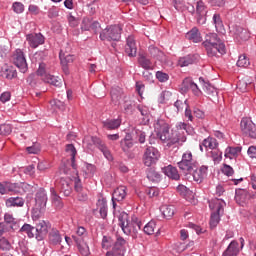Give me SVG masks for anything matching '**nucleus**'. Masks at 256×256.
Instances as JSON below:
<instances>
[{
	"instance_id": "1",
	"label": "nucleus",
	"mask_w": 256,
	"mask_h": 256,
	"mask_svg": "<svg viewBox=\"0 0 256 256\" xmlns=\"http://www.w3.org/2000/svg\"><path fill=\"white\" fill-rule=\"evenodd\" d=\"M155 129H157L156 137L161 141L166 147H173L177 143H185V136L179 135V132L173 131L169 132V124L163 120H158L155 124Z\"/></svg>"
},
{
	"instance_id": "2",
	"label": "nucleus",
	"mask_w": 256,
	"mask_h": 256,
	"mask_svg": "<svg viewBox=\"0 0 256 256\" xmlns=\"http://www.w3.org/2000/svg\"><path fill=\"white\" fill-rule=\"evenodd\" d=\"M118 225L121 227L125 235H130L131 237H137L143 227V223L137 216H133L132 220L129 221V214L121 212L118 216Z\"/></svg>"
},
{
	"instance_id": "3",
	"label": "nucleus",
	"mask_w": 256,
	"mask_h": 256,
	"mask_svg": "<svg viewBox=\"0 0 256 256\" xmlns=\"http://www.w3.org/2000/svg\"><path fill=\"white\" fill-rule=\"evenodd\" d=\"M203 45L209 57H217L226 53L225 43L215 33L206 35Z\"/></svg>"
},
{
	"instance_id": "4",
	"label": "nucleus",
	"mask_w": 256,
	"mask_h": 256,
	"mask_svg": "<svg viewBox=\"0 0 256 256\" xmlns=\"http://www.w3.org/2000/svg\"><path fill=\"white\" fill-rule=\"evenodd\" d=\"M51 224L46 222L45 220H40L39 223L36 224V227L31 226L30 224H24L21 227L23 233H26L30 239H37V241H43L45 237H47V233H49V228Z\"/></svg>"
},
{
	"instance_id": "5",
	"label": "nucleus",
	"mask_w": 256,
	"mask_h": 256,
	"mask_svg": "<svg viewBox=\"0 0 256 256\" xmlns=\"http://www.w3.org/2000/svg\"><path fill=\"white\" fill-rule=\"evenodd\" d=\"M225 201L223 199L213 198L209 201V207L213 211L210 217V227L215 229L221 221V215H223V207H225Z\"/></svg>"
},
{
	"instance_id": "6",
	"label": "nucleus",
	"mask_w": 256,
	"mask_h": 256,
	"mask_svg": "<svg viewBox=\"0 0 256 256\" xmlns=\"http://www.w3.org/2000/svg\"><path fill=\"white\" fill-rule=\"evenodd\" d=\"M122 28L119 25H111L100 32L101 41H119Z\"/></svg>"
},
{
	"instance_id": "7",
	"label": "nucleus",
	"mask_w": 256,
	"mask_h": 256,
	"mask_svg": "<svg viewBox=\"0 0 256 256\" xmlns=\"http://www.w3.org/2000/svg\"><path fill=\"white\" fill-rule=\"evenodd\" d=\"M197 161L193 159V153L187 151L182 155V160L177 163L179 170L183 171V173H187L188 171H193L196 167Z\"/></svg>"
},
{
	"instance_id": "8",
	"label": "nucleus",
	"mask_w": 256,
	"mask_h": 256,
	"mask_svg": "<svg viewBox=\"0 0 256 256\" xmlns=\"http://www.w3.org/2000/svg\"><path fill=\"white\" fill-rule=\"evenodd\" d=\"M240 129L245 137L256 139V125L250 118H243L241 120Z\"/></svg>"
},
{
	"instance_id": "9",
	"label": "nucleus",
	"mask_w": 256,
	"mask_h": 256,
	"mask_svg": "<svg viewBox=\"0 0 256 256\" xmlns=\"http://www.w3.org/2000/svg\"><path fill=\"white\" fill-rule=\"evenodd\" d=\"M13 64L19 68L21 73H27V59H25V53L21 49H16L12 55Z\"/></svg>"
},
{
	"instance_id": "10",
	"label": "nucleus",
	"mask_w": 256,
	"mask_h": 256,
	"mask_svg": "<svg viewBox=\"0 0 256 256\" xmlns=\"http://www.w3.org/2000/svg\"><path fill=\"white\" fill-rule=\"evenodd\" d=\"M159 157H161V155L159 154V150H157L155 147L146 148L143 155L144 165L146 167H151V165H155V163L159 161Z\"/></svg>"
},
{
	"instance_id": "11",
	"label": "nucleus",
	"mask_w": 256,
	"mask_h": 256,
	"mask_svg": "<svg viewBox=\"0 0 256 256\" xmlns=\"http://www.w3.org/2000/svg\"><path fill=\"white\" fill-rule=\"evenodd\" d=\"M125 239L122 237L117 238L112 250L106 253V256H125Z\"/></svg>"
},
{
	"instance_id": "12",
	"label": "nucleus",
	"mask_w": 256,
	"mask_h": 256,
	"mask_svg": "<svg viewBox=\"0 0 256 256\" xmlns=\"http://www.w3.org/2000/svg\"><path fill=\"white\" fill-rule=\"evenodd\" d=\"M208 167L207 166H201L199 168V164L196 163L195 169L193 170H188L186 173H189L190 175H192L194 181H196V183H201L203 181V179L205 178V176L207 175V171H208Z\"/></svg>"
},
{
	"instance_id": "13",
	"label": "nucleus",
	"mask_w": 256,
	"mask_h": 256,
	"mask_svg": "<svg viewBox=\"0 0 256 256\" xmlns=\"http://www.w3.org/2000/svg\"><path fill=\"white\" fill-rule=\"evenodd\" d=\"M26 41L32 49H37L39 45H43V43H45V36L41 33L28 34L26 36Z\"/></svg>"
},
{
	"instance_id": "14",
	"label": "nucleus",
	"mask_w": 256,
	"mask_h": 256,
	"mask_svg": "<svg viewBox=\"0 0 256 256\" xmlns=\"http://www.w3.org/2000/svg\"><path fill=\"white\" fill-rule=\"evenodd\" d=\"M233 33H234V39L238 43H243L245 41H249V38L251 37V33L249 32V30H247L241 26H235L233 29Z\"/></svg>"
},
{
	"instance_id": "15",
	"label": "nucleus",
	"mask_w": 256,
	"mask_h": 256,
	"mask_svg": "<svg viewBox=\"0 0 256 256\" xmlns=\"http://www.w3.org/2000/svg\"><path fill=\"white\" fill-rule=\"evenodd\" d=\"M90 140L93 145L98 147V149L101 151V153H103L104 157L108 161H113V155H111V151H109V148H107V146L105 145V143H103L101 139L97 137H91Z\"/></svg>"
},
{
	"instance_id": "16",
	"label": "nucleus",
	"mask_w": 256,
	"mask_h": 256,
	"mask_svg": "<svg viewBox=\"0 0 256 256\" xmlns=\"http://www.w3.org/2000/svg\"><path fill=\"white\" fill-rule=\"evenodd\" d=\"M127 197V187L119 186L112 194V205L113 209L117 207V202L123 201Z\"/></svg>"
},
{
	"instance_id": "17",
	"label": "nucleus",
	"mask_w": 256,
	"mask_h": 256,
	"mask_svg": "<svg viewBox=\"0 0 256 256\" xmlns=\"http://www.w3.org/2000/svg\"><path fill=\"white\" fill-rule=\"evenodd\" d=\"M196 13L198 15L197 23L199 25H205V21H207V18L205 17V15H207V7L205 6V2L203 0L197 2Z\"/></svg>"
},
{
	"instance_id": "18",
	"label": "nucleus",
	"mask_w": 256,
	"mask_h": 256,
	"mask_svg": "<svg viewBox=\"0 0 256 256\" xmlns=\"http://www.w3.org/2000/svg\"><path fill=\"white\" fill-rule=\"evenodd\" d=\"M47 191L43 188H40L35 194L36 207H39L40 211L47 207Z\"/></svg>"
},
{
	"instance_id": "19",
	"label": "nucleus",
	"mask_w": 256,
	"mask_h": 256,
	"mask_svg": "<svg viewBox=\"0 0 256 256\" xmlns=\"http://www.w3.org/2000/svg\"><path fill=\"white\" fill-rule=\"evenodd\" d=\"M125 53L128 57H137V44L133 36H128L126 40Z\"/></svg>"
},
{
	"instance_id": "20",
	"label": "nucleus",
	"mask_w": 256,
	"mask_h": 256,
	"mask_svg": "<svg viewBox=\"0 0 256 256\" xmlns=\"http://www.w3.org/2000/svg\"><path fill=\"white\" fill-rule=\"evenodd\" d=\"M72 239L75 241L78 251L82 256H90L91 251L89 250V245L83 240L79 239L77 236H72Z\"/></svg>"
},
{
	"instance_id": "21",
	"label": "nucleus",
	"mask_w": 256,
	"mask_h": 256,
	"mask_svg": "<svg viewBox=\"0 0 256 256\" xmlns=\"http://www.w3.org/2000/svg\"><path fill=\"white\" fill-rule=\"evenodd\" d=\"M198 59H199V55L197 54H189V55L180 57L178 60V66L189 67V65H193L194 63H197Z\"/></svg>"
},
{
	"instance_id": "22",
	"label": "nucleus",
	"mask_w": 256,
	"mask_h": 256,
	"mask_svg": "<svg viewBox=\"0 0 256 256\" xmlns=\"http://www.w3.org/2000/svg\"><path fill=\"white\" fill-rule=\"evenodd\" d=\"M219 143H217V139L213 138V137H208L206 139H204L202 141V143H200L199 147H200V151L203 153L205 148L206 151H208V149H211L212 151L215 150L216 147H218Z\"/></svg>"
},
{
	"instance_id": "23",
	"label": "nucleus",
	"mask_w": 256,
	"mask_h": 256,
	"mask_svg": "<svg viewBox=\"0 0 256 256\" xmlns=\"http://www.w3.org/2000/svg\"><path fill=\"white\" fill-rule=\"evenodd\" d=\"M239 255V242L233 240L226 250L222 253V256H238Z\"/></svg>"
},
{
	"instance_id": "24",
	"label": "nucleus",
	"mask_w": 256,
	"mask_h": 256,
	"mask_svg": "<svg viewBox=\"0 0 256 256\" xmlns=\"http://www.w3.org/2000/svg\"><path fill=\"white\" fill-rule=\"evenodd\" d=\"M186 39L192 41V43H201L203 41V37H201V32L197 27L192 28L187 34Z\"/></svg>"
},
{
	"instance_id": "25",
	"label": "nucleus",
	"mask_w": 256,
	"mask_h": 256,
	"mask_svg": "<svg viewBox=\"0 0 256 256\" xmlns=\"http://www.w3.org/2000/svg\"><path fill=\"white\" fill-rule=\"evenodd\" d=\"M146 177L149 181H152V183H159L161 179H163V175L155 170V168H147Z\"/></svg>"
},
{
	"instance_id": "26",
	"label": "nucleus",
	"mask_w": 256,
	"mask_h": 256,
	"mask_svg": "<svg viewBox=\"0 0 256 256\" xmlns=\"http://www.w3.org/2000/svg\"><path fill=\"white\" fill-rule=\"evenodd\" d=\"M58 186L62 193H64L65 197H69V195H71V180L61 178Z\"/></svg>"
},
{
	"instance_id": "27",
	"label": "nucleus",
	"mask_w": 256,
	"mask_h": 256,
	"mask_svg": "<svg viewBox=\"0 0 256 256\" xmlns=\"http://www.w3.org/2000/svg\"><path fill=\"white\" fill-rule=\"evenodd\" d=\"M138 63L142 69H145L146 71H153V62H151L145 54H139Z\"/></svg>"
},
{
	"instance_id": "28",
	"label": "nucleus",
	"mask_w": 256,
	"mask_h": 256,
	"mask_svg": "<svg viewBox=\"0 0 256 256\" xmlns=\"http://www.w3.org/2000/svg\"><path fill=\"white\" fill-rule=\"evenodd\" d=\"M164 174L169 177V179H173L174 181H179L181 179V175H179L177 168L171 165L164 168Z\"/></svg>"
},
{
	"instance_id": "29",
	"label": "nucleus",
	"mask_w": 256,
	"mask_h": 256,
	"mask_svg": "<svg viewBox=\"0 0 256 256\" xmlns=\"http://www.w3.org/2000/svg\"><path fill=\"white\" fill-rule=\"evenodd\" d=\"M50 193L52 205H54L56 209H63V200H61V196L57 194L55 188H50Z\"/></svg>"
},
{
	"instance_id": "30",
	"label": "nucleus",
	"mask_w": 256,
	"mask_h": 256,
	"mask_svg": "<svg viewBox=\"0 0 256 256\" xmlns=\"http://www.w3.org/2000/svg\"><path fill=\"white\" fill-rule=\"evenodd\" d=\"M42 79L44 83H49L54 87H61V85H63V80H61V78L51 74H46Z\"/></svg>"
},
{
	"instance_id": "31",
	"label": "nucleus",
	"mask_w": 256,
	"mask_h": 256,
	"mask_svg": "<svg viewBox=\"0 0 256 256\" xmlns=\"http://www.w3.org/2000/svg\"><path fill=\"white\" fill-rule=\"evenodd\" d=\"M1 77L4 79H15L17 77V71L13 66H4L1 70Z\"/></svg>"
},
{
	"instance_id": "32",
	"label": "nucleus",
	"mask_w": 256,
	"mask_h": 256,
	"mask_svg": "<svg viewBox=\"0 0 256 256\" xmlns=\"http://www.w3.org/2000/svg\"><path fill=\"white\" fill-rule=\"evenodd\" d=\"M110 95L112 103H114V105H117V103H119V101H121V98L123 97V89H121V87L119 86L113 87L110 91Z\"/></svg>"
},
{
	"instance_id": "33",
	"label": "nucleus",
	"mask_w": 256,
	"mask_h": 256,
	"mask_svg": "<svg viewBox=\"0 0 256 256\" xmlns=\"http://www.w3.org/2000/svg\"><path fill=\"white\" fill-rule=\"evenodd\" d=\"M63 238H61V234L59 233V230L52 229L49 233V242L51 245H61V241Z\"/></svg>"
},
{
	"instance_id": "34",
	"label": "nucleus",
	"mask_w": 256,
	"mask_h": 256,
	"mask_svg": "<svg viewBox=\"0 0 256 256\" xmlns=\"http://www.w3.org/2000/svg\"><path fill=\"white\" fill-rule=\"evenodd\" d=\"M103 127L108 130H115L119 129L121 127V120L120 119H111V120H105L103 122Z\"/></svg>"
},
{
	"instance_id": "35",
	"label": "nucleus",
	"mask_w": 256,
	"mask_h": 256,
	"mask_svg": "<svg viewBox=\"0 0 256 256\" xmlns=\"http://www.w3.org/2000/svg\"><path fill=\"white\" fill-rule=\"evenodd\" d=\"M99 214L102 219H107V200L105 198L99 199L97 202Z\"/></svg>"
},
{
	"instance_id": "36",
	"label": "nucleus",
	"mask_w": 256,
	"mask_h": 256,
	"mask_svg": "<svg viewBox=\"0 0 256 256\" xmlns=\"http://www.w3.org/2000/svg\"><path fill=\"white\" fill-rule=\"evenodd\" d=\"M199 81L207 95H215V93H217V89H215L214 86L209 83V81H205V78L200 77Z\"/></svg>"
},
{
	"instance_id": "37",
	"label": "nucleus",
	"mask_w": 256,
	"mask_h": 256,
	"mask_svg": "<svg viewBox=\"0 0 256 256\" xmlns=\"http://www.w3.org/2000/svg\"><path fill=\"white\" fill-rule=\"evenodd\" d=\"M6 205L8 207H23L25 200L21 197H11L6 200Z\"/></svg>"
},
{
	"instance_id": "38",
	"label": "nucleus",
	"mask_w": 256,
	"mask_h": 256,
	"mask_svg": "<svg viewBox=\"0 0 256 256\" xmlns=\"http://www.w3.org/2000/svg\"><path fill=\"white\" fill-rule=\"evenodd\" d=\"M160 211L164 215L165 219H171L175 215V206L163 205Z\"/></svg>"
},
{
	"instance_id": "39",
	"label": "nucleus",
	"mask_w": 256,
	"mask_h": 256,
	"mask_svg": "<svg viewBox=\"0 0 256 256\" xmlns=\"http://www.w3.org/2000/svg\"><path fill=\"white\" fill-rule=\"evenodd\" d=\"M59 57L61 65H71V63L75 61V56L71 54H65L63 53V50L60 51Z\"/></svg>"
},
{
	"instance_id": "40",
	"label": "nucleus",
	"mask_w": 256,
	"mask_h": 256,
	"mask_svg": "<svg viewBox=\"0 0 256 256\" xmlns=\"http://www.w3.org/2000/svg\"><path fill=\"white\" fill-rule=\"evenodd\" d=\"M241 153L240 147H228L225 151V157L228 159H233V157H237Z\"/></svg>"
},
{
	"instance_id": "41",
	"label": "nucleus",
	"mask_w": 256,
	"mask_h": 256,
	"mask_svg": "<svg viewBox=\"0 0 256 256\" xmlns=\"http://www.w3.org/2000/svg\"><path fill=\"white\" fill-rule=\"evenodd\" d=\"M132 135L133 137H135V139H138V143H141V144L145 143V137H146L145 131L135 128L132 131Z\"/></svg>"
},
{
	"instance_id": "42",
	"label": "nucleus",
	"mask_w": 256,
	"mask_h": 256,
	"mask_svg": "<svg viewBox=\"0 0 256 256\" xmlns=\"http://www.w3.org/2000/svg\"><path fill=\"white\" fill-rule=\"evenodd\" d=\"M155 229H157V224L155 221H150L144 226L143 231L146 235H153Z\"/></svg>"
},
{
	"instance_id": "43",
	"label": "nucleus",
	"mask_w": 256,
	"mask_h": 256,
	"mask_svg": "<svg viewBox=\"0 0 256 256\" xmlns=\"http://www.w3.org/2000/svg\"><path fill=\"white\" fill-rule=\"evenodd\" d=\"M134 107H135V102L134 101H131L129 99L124 101L123 109H124V113L126 115H131V113H133Z\"/></svg>"
},
{
	"instance_id": "44",
	"label": "nucleus",
	"mask_w": 256,
	"mask_h": 256,
	"mask_svg": "<svg viewBox=\"0 0 256 256\" xmlns=\"http://www.w3.org/2000/svg\"><path fill=\"white\" fill-rule=\"evenodd\" d=\"M11 249H13L11 242H9V240L5 237L0 238V250L11 251Z\"/></svg>"
},
{
	"instance_id": "45",
	"label": "nucleus",
	"mask_w": 256,
	"mask_h": 256,
	"mask_svg": "<svg viewBox=\"0 0 256 256\" xmlns=\"http://www.w3.org/2000/svg\"><path fill=\"white\" fill-rule=\"evenodd\" d=\"M213 23L216 27V31H223V21L221 20V15L214 14L213 15Z\"/></svg>"
},
{
	"instance_id": "46",
	"label": "nucleus",
	"mask_w": 256,
	"mask_h": 256,
	"mask_svg": "<svg viewBox=\"0 0 256 256\" xmlns=\"http://www.w3.org/2000/svg\"><path fill=\"white\" fill-rule=\"evenodd\" d=\"M251 62H249V59L244 54L240 55L237 61V67H249Z\"/></svg>"
},
{
	"instance_id": "47",
	"label": "nucleus",
	"mask_w": 256,
	"mask_h": 256,
	"mask_svg": "<svg viewBox=\"0 0 256 256\" xmlns=\"http://www.w3.org/2000/svg\"><path fill=\"white\" fill-rule=\"evenodd\" d=\"M193 85V79L191 78H185L182 82V88L181 90L184 91V93H187V91H191V87Z\"/></svg>"
},
{
	"instance_id": "48",
	"label": "nucleus",
	"mask_w": 256,
	"mask_h": 256,
	"mask_svg": "<svg viewBox=\"0 0 256 256\" xmlns=\"http://www.w3.org/2000/svg\"><path fill=\"white\" fill-rule=\"evenodd\" d=\"M66 153L70 155V159L74 161L76 155H77V149H75V146L73 144L66 145Z\"/></svg>"
},
{
	"instance_id": "49",
	"label": "nucleus",
	"mask_w": 256,
	"mask_h": 256,
	"mask_svg": "<svg viewBox=\"0 0 256 256\" xmlns=\"http://www.w3.org/2000/svg\"><path fill=\"white\" fill-rule=\"evenodd\" d=\"M174 131H177V133H179V135L183 137V135L187 133V124L185 122H179L178 124H176V130Z\"/></svg>"
},
{
	"instance_id": "50",
	"label": "nucleus",
	"mask_w": 256,
	"mask_h": 256,
	"mask_svg": "<svg viewBox=\"0 0 256 256\" xmlns=\"http://www.w3.org/2000/svg\"><path fill=\"white\" fill-rule=\"evenodd\" d=\"M156 79H158V81L160 83H166V81H169V74H167L163 71H157L156 72Z\"/></svg>"
},
{
	"instance_id": "51",
	"label": "nucleus",
	"mask_w": 256,
	"mask_h": 256,
	"mask_svg": "<svg viewBox=\"0 0 256 256\" xmlns=\"http://www.w3.org/2000/svg\"><path fill=\"white\" fill-rule=\"evenodd\" d=\"M18 245L17 249L22 253V255H29V246H27V242L21 241Z\"/></svg>"
},
{
	"instance_id": "52",
	"label": "nucleus",
	"mask_w": 256,
	"mask_h": 256,
	"mask_svg": "<svg viewBox=\"0 0 256 256\" xmlns=\"http://www.w3.org/2000/svg\"><path fill=\"white\" fill-rule=\"evenodd\" d=\"M133 145H134V143L131 140H121L120 141V147L124 152L129 151V149H131V147H133Z\"/></svg>"
},
{
	"instance_id": "53",
	"label": "nucleus",
	"mask_w": 256,
	"mask_h": 256,
	"mask_svg": "<svg viewBox=\"0 0 256 256\" xmlns=\"http://www.w3.org/2000/svg\"><path fill=\"white\" fill-rule=\"evenodd\" d=\"M149 53H150V55H152L156 59H159V57H162V55H163L161 50H159V48H157L155 46H150L149 47Z\"/></svg>"
},
{
	"instance_id": "54",
	"label": "nucleus",
	"mask_w": 256,
	"mask_h": 256,
	"mask_svg": "<svg viewBox=\"0 0 256 256\" xmlns=\"http://www.w3.org/2000/svg\"><path fill=\"white\" fill-rule=\"evenodd\" d=\"M222 173L227 177H231L235 173V170H233V167H231L230 165L223 164Z\"/></svg>"
},
{
	"instance_id": "55",
	"label": "nucleus",
	"mask_w": 256,
	"mask_h": 256,
	"mask_svg": "<svg viewBox=\"0 0 256 256\" xmlns=\"http://www.w3.org/2000/svg\"><path fill=\"white\" fill-rule=\"evenodd\" d=\"M12 131L11 125L0 124V135H10Z\"/></svg>"
},
{
	"instance_id": "56",
	"label": "nucleus",
	"mask_w": 256,
	"mask_h": 256,
	"mask_svg": "<svg viewBox=\"0 0 256 256\" xmlns=\"http://www.w3.org/2000/svg\"><path fill=\"white\" fill-rule=\"evenodd\" d=\"M76 235H77L76 237H78V239H82V241H83V239L85 237H87V230L85 229V227L79 226L76 230Z\"/></svg>"
},
{
	"instance_id": "57",
	"label": "nucleus",
	"mask_w": 256,
	"mask_h": 256,
	"mask_svg": "<svg viewBox=\"0 0 256 256\" xmlns=\"http://www.w3.org/2000/svg\"><path fill=\"white\" fill-rule=\"evenodd\" d=\"M91 22L92 20H90L89 18H84L82 20V25H81L82 31H91Z\"/></svg>"
},
{
	"instance_id": "58",
	"label": "nucleus",
	"mask_w": 256,
	"mask_h": 256,
	"mask_svg": "<svg viewBox=\"0 0 256 256\" xmlns=\"http://www.w3.org/2000/svg\"><path fill=\"white\" fill-rule=\"evenodd\" d=\"M12 8L13 11L18 14L23 13V11H25V6H23V4L20 2L13 3Z\"/></svg>"
},
{
	"instance_id": "59",
	"label": "nucleus",
	"mask_w": 256,
	"mask_h": 256,
	"mask_svg": "<svg viewBox=\"0 0 256 256\" xmlns=\"http://www.w3.org/2000/svg\"><path fill=\"white\" fill-rule=\"evenodd\" d=\"M177 191H179L180 195H183V197H187V195L191 193V190H189V188H187L185 185H178Z\"/></svg>"
},
{
	"instance_id": "60",
	"label": "nucleus",
	"mask_w": 256,
	"mask_h": 256,
	"mask_svg": "<svg viewBox=\"0 0 256 256\" xmlns=\"http://www.w3.org/2000/svg\"><path fill=\"white\" fill-rule=\"evenodd\" d=\"M213 161H221L223 159V152L214 150L211 152Z\"/></svg>"
},
{
	"instance_id": "61",
	"label": "nucleus",
	"mask_w": 256,
	"mask_h": 256,
	"mask_svg": "<svg viewBox=\"0 0 256 256\" xmlns=\"http://www.w3.org/2000/svg\"><path fill=\"white\" fill-rule=\"evenodd\" d=\"M77 193H78V195H77L78 201L83 202V201H87V199H89L88 194H87V189H84L82 191H78Z\"/></svg>"
},
{
	"instance_id": "62",
	"label": "nucleus",
	"mask_w": 256,
	"mask_h": 256,
	"mask_svg": "<svg viewBox=\"0 0 256 256\" xmlns=\"http://www.w3.org/2000/svg\"><path fill=\"white\" fill-rule=\"evenodd\" d=\"M90 31H93L94 33H99V31H101V24L97 21L92 20Z\"/></svg>"
},
{
	"instance_id": "63",
	"label": "nucleus",
	"mask_w": 256,
	"mask_h": 256,
	"mask_svg": "<svg viewBox=\"0 0 256 256\" xmlns=\"http://www.w3.org/2000/svg\"><path fill=\"white\" fill-rule=\"evenodd\" d=\"M0 101L1 103H7V101H11V92L9 91L3 92L0 95Z\"/></svg>"
},
{
	"instance_id": "64",
	"label": "nucleus",
	"mask_w": 256,
	"mask_h": 256,
	"mask_svg": "<svg viewBox=\"0 0 256 256\" xmlns=\"http://www.w3.org/2000/svg\"><path fill=\"white\" fill-rule=\"evenodd\" d=\"M146 194L148 197H157L159 195V190L157 188H148L146 189Z\"/></svg>"
}]
</instances>
